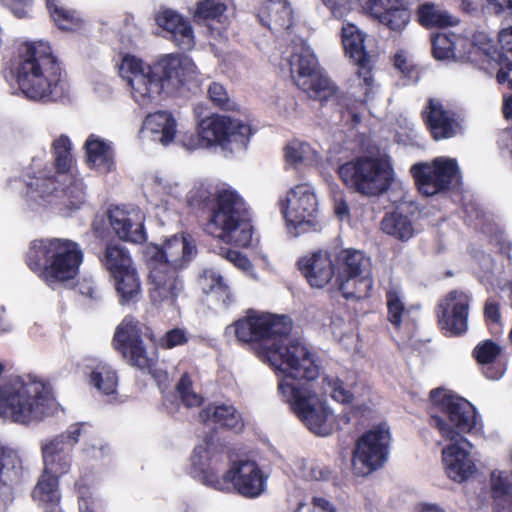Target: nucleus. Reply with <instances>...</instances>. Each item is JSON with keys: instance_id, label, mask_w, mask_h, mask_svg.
I'll use <instances>...</instances> for the list:
<instances>
[{"instance_id": "obj_64", "label": "nucleus", "mask_w": 512, "mask_h": 512, "mask_svg": "<svg viewBox=\"0 0 512 512\" xmlns=\"http://www.w3.org/2000/svg\"><path fill=\"white\" fill-rule=\"evenodd\" d=\"M106 448L107 447L102 443L101 440L96 439L94 441V443H92L91 445H88L85 448V452L89 457L94 458V459H99V458H103L106 455V452H105Z\"/></svg>"}, {"instance_id": "obj_11", "label": "nucleus", "mask_w": 512, "mask_h": 512, "mask_svg": "<svg viewBox=\"0 0 512 512\" xmlns=\"http://www.w3.org/2000/svg\"><path fill=\"white\" fill-rule=\"evenodd\" d=\"M100 262L113 280L121 304L135 302L141 293V282L129 250L119 243H108Z\"/></svg>"}, {"instance_id": "obj_43", "label": "nucleus", "mask_w": 512, "mask_h": 512, "mask_svg": "<svg viewBox=\"0 0 512 512\" xmlns=\"http://www.w3.org/2000/svg\"><path fill=\"white\" fill-rule=\"evenodd\" d=\"M297 86L306 92L310 98L320 101L327 100L336 93L335 85L318 72L313 77L299 81Z\"/></svg>"}, {"instance_id": "obj_9", "label": "nucleus", "mask_w": 512, "mask_h": 512, "mask_svg": "<svg viewBox=\"0 0 512 512\" xmlns=\"http://www.w3.org/2000/svg\"><path fill=\"white\" fill-rule=\"evenodd\" d=\"M430 401L432 424L445 440L465 438L463 434L477 429L476 409L466 399L438 388L430 391Z\"/></svg>"}, {"instance_id": "obj_6", "label": "nucleus", "mask_w": 512, "mask_h": 512, "mask_svg": "<svg viewBox=\"0 0 512 512\" xmlns=\"http://www.w3.org/2000/svg\"><path fill=\"white\" fill-rule=\"evenodd\" d=\"M205 231L229 244L247 247L252 239V225L243 198L234 190H220L215 198Z\"/></svg>"}, {"instance_id": "obj_13", "label": "nucleus", "mask_w": 512, "mask_h": 512, "mask_svg": "<svg viewBox=\"0 0 512 512\" xmlns=\"http://www.w3.org/2000/svg\"><path fill=\"white\" fill-rule=\"evenodd\" d=\"M418 190L425 196H434L460 183L461 174L456 159L437 157L431 163H417L411 169Z\"/></svg>"}, {"instance_id": "obj_20", "label": "nucleus", "mask_w": 512, "mask_h": 512, "mask_svg": "<svg viewBox=\"0 0 512 512\" xmlns=\"http://www.w3.org/2000/svg\"><path fill=\"white\" fill-rule=\"evenodd\" d=\"M469 296L462 291H451L437 307L442 329L450 336L465 333L468 328Z\"/></svg>"}, {"instance_id": "obj_48", "label": "nucleus", "mask_w": 512, "mask_h": 512, "mask_svg": "<svg viewBox=\"0 0 512 512\" xmlns=\"http://www.w3.org/2000/svg\"><path fill=\"white\" fill-rule=\"evenodd\" d=\"M90 383L105 395L116 392L118 378L116 372L107 364H98L90 373Z\"/></svg>"}, {"instance_id": "obj_35", "label": "nucleus", "mask_w": 512, "mask_h": 512, "mask_svg": "<svg viewBox=\"0 0 512 512\" xmlns=\"http://www.w3.org/2000/svg\"><path fill=\"white\" fill-rule=\"evenodd\" d=\"M468 39L456 34H437L432 38V52L437 60H465Z\"/></svg>"}, {"instance_id": "obj_10", "label": "nucleus", "mask_w": 512, "mask_h": 512, "mask_svg": "<svg viewBox=\"0 0 512 512\" xmlns=\"http://www.w3.org/2000/svg\"><path fill=\"white\" fill-rule=\"evenodd\" d=\"M338 174L349 189L367 197L386 192L393 179L392 166L385 157H357L342 164Z\"/></svg>"}, {"instance_id": "obj_25", "label": "nucleus", "mask_w": 512, "mask_h": 512, "mask_svg": "<svg viewBox=\"0 0 512 512\" xmlns=\"http://www.w3.org/2000/svg\"><path fill=\"white\" fill-rule=\"evenodd\" d=\"M228 7L223 0H201L197 3L193 17L198 22L207 24L211 33L226 38L225 31L229 25Z\"/></svg>"}, {"instance_id": "obj_7", "label": "nucleus", "mask_w": 512, "mask_h": 512, "mask_svg": "<svg viewBox=\"0 0 512 512\" xmlns=\"http://www.w3.org/2000/svg\"><path fill=\"white\" fill-rule=\"evenodd\" d=\"M29 200L43 206H52L68 215L78 210L87 201L86 185L81 177L73 173L63 176L42 170L27 183Z\"/></svg>"}, {"instance_id": "obj_39", "label": "nucleus", "mask_w": 512, "mask_h": 512, "mask_svg": "<svg viewBox=\"0 0 512 512\" xmlns=\"http://www.w3.org/2000/svg\"><path fill=\"white\" fill-rule=\"evenodd\" d=\"M386 302L388 309V320L396 328L401 325L410 332L412 323L410 322V309H406L403 303L402 292L397 287H391L386 292Z\"/></svg>"}, {"instance_id": "obj_32", "label": "nucleus", "mask_w": 512, "mask_h": 512, "mask_svg": "<svg viewBox=\"0 0 512 512\" xmlns=\"http://www.w3.org/2000/svg\"><path fill=\"white\" fill-rule=\"evenodd\" d=\"M85 149L91 167L100 173L114 170V150L111 142L92 134L85 142Z\"/></svg>"}, {"instance_id": "obj_45", "label": "nucleus", "mask_w": 512, "mask_h": 512, "mask_svg": "<svg viewBox=\"0 0 512 512\" xmlns=\"http://www.w3.org/2000/svg\"><path fill=\"white\" fill-rule=\"evenodd\" d=\"M410 11L401 0H392L378 21L392 31H402L410 22Z\"/></svg>"}, {"instance_id": "obj_61", "label": "nucleus", "mask_w": 512, "mask_h": 512, "mask_svg": "<svg viewBox=\"0 0 512 512\" xmlns=\"http://www.w3.org/2000/svg\"><path fill=\"white\" fill-rule=\"evenodd\" d=\"M15 17L22 19L29 16L32 0H1Z\"/></svg>"}, {"instance_id": "obj_14", "label": "nucleus", "mask_w": 512, "mask_h": 512, "mask_svg": "<svg viewBox=\"0 0 512 512\" xmlns=\"http://www.w3.org/2000/svg\"><path fill=\"white\" fill-rule=\"evenodd\" d=\"M268 479L269 475L255 461L239 460L221 476V480L214 482V489L234 490L242 497L255 499L267 491Z\"/></svg>"}, {"instance_id": "obj_42", "label": "nucleus", "mask_w": 512, "mask_h": 512, "mask_svg": "<svg viewBox=\"0 0 512 512\" xmlns=\"http://www.w3.org/2000/svg\"><path fill=\"white\" fill-rule=\"evenodd\" d=\"M381 229L384 233L399 240H409L414 235V228L408 216L394 211L384 216L381 222Z\"/></svg>"}, {"instance_id": "obj_63", "label": "nucleus", "mask_w": 512, "mask_h": 512, "mask_svg": "<svg viewBox=\"0 0 512 512\" xmlns=\"http://www.w3.org/2000/svg\"><path fill=\"white\" fill-rule=\"evenodd\" d=\"M497 81L501 85H507L512 90V62L503 61L497 72Z\"/></svg>"}, {"instance_id": "obj_33", "label": "nucleus", "mask_w": 512, "mask_h": 512, "mask_svg": "<svg viewBox=\"0 0 512 512\" xmlns=\"http://www.w3.org/2000/svg\"><path fill=\"white\" fill-rule=\"evenodd\" d=\"M290 73L297 85L299 81L313 77L317 73L318 62L309 46L303 41L293 47L291 55L287 59Z\"/></svg>"}, {"instance_id": "obj_46", "label": "nucleus", "mask_w": 512, "mask_h": 512, "mask_svg": "<svg viewBox=\"0 0 512 512\" xmlns=\"http://www.w3.org/2000/svg\"><path fill=\"white\" fill-rule=\"evenodd\" d=\"M152 189L155 196L165 204H173L183 194L181 184L168 175L155 176Z\"/></svg>"}, {"instance_id": "obj_26", "label": "nucleus", "mask_w": 512, "mask_h": 512, "mask_svg": "<svg viewBox=\"0 0 512 512\" xmlns=\"http://www.w3.org/2000/svg\"><path fill=\"white\" fill-rule=\"evenodd\" d=\"M336 284L371 271V260L356 249H343L335 255Z\"/></svg>"}, {"instance_id": "obj_12", "label": "nucleus", "mask_w": 512, "mask_h": 512, "mask_svg": "<svg viewBox=\"0 0 512 512\" xmlns=\"http://www.w3.org/2000/svg\"><path fill=\"white\" fill-rule=\"evenodd\" d=\"M281 212L298 233L317 230L318 201L313 187L303 183L292 187L280 199Z\"/></svg>"}, {"instance_id": "obj_47", "label": "nucleus", "mask_w": 512, "mask_h": 512, "mask_svg": "<svg viewBox=\"0 0 512 512\" xmlns=\"http://www.w3.org/2000/svg\"><path fill=\"white\" fill-rule=\"evenodd\" d=\"M337 286L344 298L362 299L369 296L373 287V281L370 277V273H365L340 282Z\"/></svg>"}, {"instance_id": "obj_19", "label": "nucleus", "mask_w": 512, "mask_h": 512, "mask_svg": "<svg viewBox=\"0 0 512 512\" xmlns=\"http://www.w3.org/2000/svg\"><path fill=\"white\" fill-rule=\"evenodd\" d=\"M195 241L189 234H176L168 238L160 247L151 245L147 248L148 261L166 263L169 268L179 269L185 267L196 255Z\"/></svg>"}, {"instance_id": "obj_56", "label": "nucleus", "mask_w": 512, "mask_h": 512, "mask_svg": "<svg viewBox=\"0 0 512 512\" xmlns=\"http://www.w3.org/2000/svg\"><path fill=\"white\" fill-rule=\"evenodd\" d=\"M209 99L222 109L229 110L232 104L229 101V96L224 86L218 82L210 83L208 87Z\"/></svg>"}, {"instance_id": "obj_8", "label": "nucleus", "mask_w": 512, "mask_h": 512, "mask_svg": "<svg viewBox=\"0 0 512 512\" xmlns=\"http://www.w3.org/2000/svg\"><path fill=\"white\" fill-rule=\"evenodd\" d=\"M251 135L248 124L215 114L201 120L198 132L184 134L180 142L188 151L217 146L226 154H234L247 148Z\"/></svg>"}, {"instance_id": "obj_59", "label": "nucleus", "mask_w": 512, "mask_h": 512, "mask_svg": "<svg viewBox=\"0 0 512 512\" xmlns=\"http://www.w3.org/2000/svg\"><path fill=\"white\" fill-rule=\"evenodd\" d=\"M188 341L186 332L183 329L175 328L168 331L161 339V346L172 349L176 346L183 345Z\"/></svg>"}, {"instance_id": "obj_60", "label": "nucleus", "mask_w": 512, "mask_h": 512, "mask_svg": "<svg viewBox=\"0 0 512 512\" xmlns=\"http://www.w3.org/2000/svg\"><path fill=\"white\" fill-rule=\"evenodd\" d=\"M333 17L341 19L352 9V0H322Z\"/></svg>"}, {"instance_id": "obj_17", "label": "nucleus", "mask_w": 512, "mask_h": 512, "mask_svg": "<svg viewBox=\"0 0 512 512\" xmlns=\"http://www.w3.org/2000/svg\"><path fill=\"white\" fill-rule=\"evenodd\" d=\"M148 328L131 316L125 317L118 325L114 343L128 362L139 369H149L154 358L149 355L142 341V334Z\"/></svg>"}, {"instance_id": "obj_30", "label": "nucleus", "mask_w": 512, "mask_h": 512, "mask_svg": "<svg viewBox=\"0 0 512 512\" xmlns=\"http://www.w3.org/2000/svg\"><path fill=\"white\" fill-rule=\"evenodd\" d=\"M200 420L208 426H219L240 432L243 421L235 407L226 403H214L206 406L199 413Z\"/></svg>"}, {"instance_id": "obj_41", "label": "nucleus", "mask_w": 512, "mask_h": 512, "mask_svg": "<svg viewBox=\"0 0 512 512\" xmlns=\"http://www.w3.org/2000/svg\"><path fill=\"white\" fill-rule=\"evenodd\" d=\"M47 9L55 25L63 31H74L82 26L79 13L66 7L58 0H47Z\"/></svg>"}, {"instance_id": "obj_1", "label": "nucleus", "mask_w": 512, "mask_h": 512, "mask_svg": "<svg viewBox=\"0 0 512 512\" xmlns=\"http://www.w3.org/2000/svg\"><path fill=\"white\" fill-rule=\"evenodd\" d=\"M291 329L287 316L255 311L234 323L237 339L252 344L257 356L276 372L283 401L312 433L329 436L336 417L319 392L342 404L351 403L353 394L342 381L330 376L322 377L317 390L312 381L319 375V366L306 345L298 340L288 342Z\"/></svg>"}, {"instance_id": "obj_51", "label": "nucleus", "mask_w": 512, "mask_h": 512, "mask_svg": "<svg viewBox=\"0 0 512 512\" xmlns=\"http://www.w3.org/2000/svg\"><path fill=\"white\" fill-rule=\"evenodd\" d=\"M176 390L186 407H195L202 403V397L192 390V382L188 374L180 378Z\"/></svg>"}, {"instance_id": "obj_36", "label": "nucleus", "mask_w": 512, "mask_h": 512, "mask_svg": "<svg viewBox=\"0 0 512 512\" xmlns=\"http://www.w3.org/2000/svg\"><path fill=\"white\" fill-rule=\"evenodd\" d=\"M494 512H512V476L505 471L491 474Z\"/></svg>"}, {"instance_id": "obj_44", "label": "nucleus", "mask_w": 512, "mask_h": 512, "mask_svg": "<svg viewBox=\"0 0 512 512\" xmlns=\"http://www.w3.org/2000/svg\"><path fill=\"white\" fill-rule=\"evenodd\" d=\"M266 10L269 16V27L272 30L289 29L293 24V13L286 0H269Z\"/></svg>"}, {"instance_id": "obj_40", "label": "nucleus", "mask_w": 512, "mask_h": 512, "mask_svg": "<svg viewBox=\"0 0 512 512\" xmlns=\"http://www.w3.org/2000/svg\"><path fill=\"white\" fill-rule=\"evenodd\" d=\"M200 283L205 293L215 294L217 300L221 301L225 307L234 301L229 285L218 270L205 269Z\"/></svg>"}, {"instance_id": "obj_27", "label": "nucleus", "mask_w": 512, "mask_h": 512, "mask_svg": "<svg viewBox=\"0 0 512 512\" xmlns=\"http://www.w3.org/2000/svg\"><path fill=\"white\" fill-rule=\"evenodd\" d=\"M176 127V120L170 112L157 111L145 117L141 132L152 141L166 146L174 140Z\"/></svg>"}, {"instance_id": "obj_5", "label": "nucleus", "mask_w": 512, "mask_h": 512, "mask_svg": "<svg viewBox=\"0 0 512 512\" xmlns=\"http://www.w3.org/2000/svg\"><path fill=\"white\" fill-rule=\"evenodd\" d=\"M82 262L80 245L64 238L36 239L26 254L29 269L52 289L74 279Z\"/></svg>"}, {"instance_id": "obj_49", "label": "nucleus", "mask_w": 512, "mask_h": 512, "mask_svg": "<svg viewBox=\"0 0 512 512\" xmlns=\"http://www.w3.org/2000/svg\"><path fill=\"white\" fill-rule=\"evenodd\" d=\"M52 147L56 166V172L54 174L63 176V174L70 173L69 171L73 161L70 139L65 135H61L54 140Z\"/></svg>"}, {"instance_id": "obj_22", "label": "nucleus", "mask_w": 512, "mask_h": 512, "mask_svg": "<svg viewBox=\"0 0 512 512\" xmlns=\"http://www.w3.org/2000/svg\"><path fill=\"white\" fill-rule=\"evenodd\" d=\"M451 444L442 450L447 476L458 483L468 480L476 472V465L470 456L471 443L466 438L449 440Z\"/></svg>"}, {"instance_id": "obj_31", "label": "nucleus", "mask_w": 512, "mask_h": 512, "mask_svg": "<svg viewBox=\"0 0 512 512\" xmlns=\"http://www.w3.org/2000/svg\"><path fill=\"white\" fill-rule=\"evenodd\" d=\"M217 471V461L211 457L209 443L204 442L197 445L191 456L192 476L202 484L214 489V482L221 480Z\"/></svg>"}, {"instance_id": "obj_58", "label": "nucleus", "mask_w": 512, "mask_h": 512, "mask_svg": "<svg viewBox=\"0 0 512 512\" xmlns=\"http://www.w3.org/2000/svg\"><path fill=\"white\" fill-rule=\"evenodd\" d=\"M359 2L365 13L378 20L392 0H359Z\"/></svg>"}, {"instance_id": "obj_15", "label": "nucleus", "mask_w": 512, "mask_h": 512, "mask_svg": "<svg viewBox=\"0 0 512 512\" xmlns=\"http://www.w3.org/2000/svg\"><path fill=\"white\" fill-rule=\"evenodd\" d=\"M390 432L386 425H379L363 434L353 453V469L365 476L380 468L387 460Z\"/></svg>"}, {"instance_id": "obj_21", "label": "nucleus", "mask_w": 512, "mask_h": 512, "mask_svg": "<svg viewBox=\"0 0 512 512\" xmlns=\"http://www.w3.org/2000/svg\"><path fill=\"white\" fill-rule=\"evenodd\" d=\"M109 224L116 236L126 242L142 243L146 239L144 215L134 206H115L108 211Z\"/></svg>"}, {"instance_id": "obj_28", "label": "nucleus", "mask_w": 512, "mask_h": 512, "mask_svg": "<svg viewBox=\"0 0 512 512\" xmlns=\"http://www.w3.org/2000/svg\"><path fill=\"white\" fill-rule=\"evenodd\" d=\"M43 471L57 478L68 473L71 468V452L61 438H53L42 444Z\"/></svg>"}, {"instance_id": "obj_55", "label": "nucleus", "mask_w": 512, "mask_h": 512, "mask_svg": "<svg viewBox=\"0 0 512 512\" xmlns=\"http://www.w3.org/2000/svg\"><path fill=\"white\" fill-rule=\"evenodd\" d=\"M484 315L488 325L490 326L491 331L495 334L501 333L500 307L495 300L488 299L486 301L484 307Z\"/></svg>"}, {"instance_id": "obj_3", "label": "nucleus", "mask_w": 512, "mask_h": 512, "mask_svg": "<svg viewBox=\"0 0 512 512\" xmlns=\"http://www.w3.org/2000/svg\"><path fill=\"white\" fill-rule=\"evenodd\" d=\"M11 74L21 92L31 100L50 101L59 95L60 67L47 42L20 44Z\"/></svg>"}, {"instance_id": "obj_57", "label": "nucleus", "mask_w": 512, "mask_h": 512, "mask_svg": "<svg viewBox=\"0 0 512 512\" xmlns=\"http://www.w3.org/2000/svg\"><path fill=\"white\" fill-rule=\"evenodd\" d=\"M295 512H344L323 497H313L312 506L300 503Z\"/></svg>"}, {"instance_id": "obj_50", "label": "nucleus", "mask_w": 512, "mask_h": 512, "mask_svg": "<svg viewBox=\"0 0 512 512\" xmlns=\"http://www.w3.org/2000/svg\"><path fill=\"white\" fill-rule=\"evenodd\" d=\"M314 154L309 144L298 140L291 141L285 148L286 161L292 165L310 162L314 159Z\"/></svg>"}, {"instance_id": "obj_18", "label": "nucleus", "mask_w": 512, "mask_h": 512, "mask_svg": "<svg viewBox=\"0 0 512 512\" xmlns=\"http://www.w3.org/2000/svg\"><path fill=\"white\" fill-rule=\"evenodd\" d=\"M148 292L153 305L172 307L183 292L184 283L178 270L169 268L166 263L148 261Z\"/></svg>"}, {"instance_id": "obj_2", "label": "nucleus", "mask_w": 512, "mask_h": 512, "mask_svg": "<svg viewBox=\"0 0 512 512\" xmlns=\"http://www.w3.org/2000/svg\"><path fill=\"white\" fill-rule=\"evenodd\" d=\"M119 74L131 87L134 101L146 108L157 102L162 91L172 93L197 76L193 60L183 54L171 53L147 65L133 55H125Z\"/></svg>"}, {"instance_id": "obj_52", "label": "nucleus", "mask_w": 512, "mask_h": 512, "mask_svg": "<svg viewBox=\"0 0 512 512\" xmlns=\"http://www.w3.org/2000/svg\"><path fill=\"white\" fill-rule=\"evenodd\" d=\"M501 347L491 340L479 343L474 349V356L480 364L492 363L500 354Z\"/></svg>"}, {"instance_id": "obj_34", "label": "nucleus", "mask_w": 512, "mask_h": 512, "mask_svg": "<svg viewBox=\"0 0 512 512\" xmlns=\"http://www.w3.org/2000/svg\"><path fill=\"white\" fill-rule=\"evenodd\" d=\"M501 55L497 53L493 41L485 33L479 32L473 36L465 47V60L475 63L481 69H488L485 65L497 62Z\"/></svg>"}, {"instance_id": "obj_62", "label": "nucleus", "mask_w": 512, "mask_h": 512, "mask_svg": "<svg viewBox=\"0 0 512 512\" xmlns=\"http://www.w3.org/2000/svg\"><path fill=\"white\" fill-rule=\"evenodd\" d=\"M223 257L243 271H248L252 266L251 262L246 256L235 250H223Z\"/></svg>"}, {"instance_id": "obj_29", "label": "nucleus", "mask_w": 512, "mask_h": 512, "mask_svg": "<svg viewBox=\"0 0 512 512\" xmlns=\"http://www.w3.org/2000/svg\"><path fill=\"white\" fill-rule=\"evenodd\" d=\"M157 24L169 32L174 42L182 49L194 45V34L190 23L172 9H165L156 16Z\"/></svg>"}, {"instance_id": "obj_4", "label": "nucleus", "mask_w": 512, "mask_h": 512, "mask_svg": "<svg viewBox=\"0 0 512 512\" xmlns=\"http://www.w3.org/2000/svg\"><path fill=\"white\" fill-rule=\"evenodd\" d=\"M55 405L51 388L33 374L11 375L0 381V418L19 424L37 422Z\"/></svg>"}, {"instance_id": "obj_24", "label": "nucleus", "mask_w": 512, "mask_h": 512, "mask_svg": "<svg viewBox=\"0 0 512 512\" xmlns=\"http://www.w3.org/2000/svg\"><path fill=\"white\" fill-rule=\"evenodd\" d=\"M425 121L436 140L454 137L460 130L455 114L445 109L436 99L429 100L425 111Z\"/></svg>"}, {"instance_id": "obj_16", "label": "nucleus", "mask_w": 512, "mask_h": 512, "mask_svg": "<svg viewBox=\"0 0 512 512\" xmlns=\"http://www.w3.org/2000/svg\"><path fill=\"white\" fill-rule=\"evenodd\" d=\"M365 34L354 24L347 23L342 27V43L345 53L357 65L356 79L362 92L358 96L359 103H365L372 97L375 82L372 76V60L364 47Z\"/></svg>"}, {"instance_id": "obj_23", "label": "nucleus", "mask_w": 512, "mask_h": 512, "mask_svg": "<svg viewBox=\"0 0 512 512\" xmlns=\"http://www.w3.org/2000/svg\"><path fill=\"white\" fill-rule=\"evenodd\" d=\"M298 265L310 286L314 288H323L333 276L336 277L335 260H332L327 251L319 250L301 258Z\"/></svg>"}, {"instance_id": "obj_37", "label": "nucleus", "mask_w": 512, "mask_h": 512, "mask_svg": "<svg viewBox=\"0 0 512 512\" xmlns=\"http://www.w3.org/2000/svg\"><path fill=\"white\" fill-rule=\"evenodd\" d=\"M32 498L39 505H46L48 509L59 506L61 495L58 478L43 471L32 490Z\"/></svg>"}, {"instance_id": "obj_38", "label": "nucleus", "mask_w": 512, "mask_h": 512, "mask_svg": "<svg viewBox=\"0 0 512 512\" xmlns=\"http://www.w3.org/2000/svg\"><path fill=\"white\" fill-rule=\"evenodd\" d=\"M419 23L426 28H445L458 24L457 17L434 3H425L418 7Z\"/></svg>"}, {"instance_id": "obj_54", "label": "nucleus", "mask_w": 512, "mask_h": 512, "mask_svg": "<svg viewBox=\"0 0 512 512\" xmlns=\"http://www.w3.org/2000/svg\"><path fill=\"white\" fill-rule=\"evenodd\" d=\"M301 468V476L306 480H326L331 473L326 466L315 462H305Z\"/></svg>"}, {"instance_id": "obj_53", "label": "nucleus", "mask_w": 512, "mask_h": 512, "mask_svg": "<svg viewBox=\"0 0 512 512\" xmlns=\"http://www.w3.org/2000/svg\"><path fill=\"white\" fill-rule=\"evenodd\" d=\"M90 426L86 423H75L69 426V428L62 434L55 438H61L62 442L73 450L75 444L79 441L81 436H86Z\"/></svg>"}]
</instances>
